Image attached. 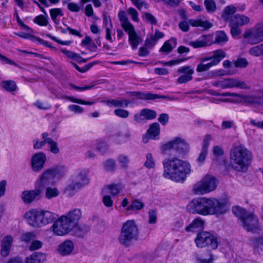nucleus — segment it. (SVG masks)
<instances>
[{
  "label": "nucleus",
  "instance_id": "1",
  "mask_svg": "<svg viewBox=\"0 0 263 263\" xmlns=\"http://www.w3.org/2000/svg\"><path fill=\"white\" fill-rule=\"evenodd\" d=\"M163 166L164 177L177 182H183L191 172L188 162L175 157L163 160Z\"/></svg>",
  "mask_w": 263,
  "mask_h": 263
},
{
  "label": "nucleus",
  "instance_id": "2",
  "mask_svg": "<svg viewBox=\"0 0 263 263\" xmlns=\"http://www.w3.org/2000/svg\"><path fill=\"white\" fill-rule=\"evenodd\" d=\"M187 208L192 213L202 215H215L218 216L225 214L227 212L225 205L215 199H194L188 204Z\"/></svg>",
  "mask_w": 263,
  "mask_h": 263
},
{
  "label": "nucleus",
  "instance_id": "3",
  "mask_svg": "<svg viewBox=\"0 0 263 263\" xmlns=\"http://www.w3.org/2000/svg\"><path fill=\"white\" fill-rule=\"evenodd\" d=\"M230 164L235 171L246 172L252 161V153L242 145L234 146L230 151Z\"/></svg>",
  "mask_w": 263,
  "mask_h": 263
},
{
  "label": "nucleus",
  "instance_id": "4",
  "mask_svg": "<svg viewBox=\"0 0 263 263\" xmlns=\"http://www.w3.org/2000/svg\"><path fill=\"white\" fill-rule=\"evenodd\" d=\"M25 217L29 225L39 228L52 223L58 215L48 211L33 209L27 212Z\"/></svg>",
  "mask_w": 263,
  "mask_h": 263
},
{
  "label": "nucleus",
  "instance_id": "5",
  "mask_svg": "<svg viewBox=\"0 0 263 263\" xmlns=\"http://www.w3.org/2000/svg\"><path fill=\"white\" fill-rule=\"evenodd\" d=\"M233 212L239 217L243 228L248 232H256L259 229L258 219L253 213L239 206L234 208Z\"/></svg>",
  "mask_w": 263,
  "mask_h": 263
},
{
  "label": "nucleus",
  "instance_id": "6",
  "mask_svg": "<svg viewBox=\"0 0 263 263\" xmlns=\"http://www.w3.org/2000/svg\"><path fill=\"white\" fill-rule=\"evenodd\" d=\"M139 237L138 226L134 220H127L124 223L118 240L121 244L129 246L133 240H136Z\"/></svg>",
  "mask_w": 263,
  "mask_h": 263
},
{
  "label": "nucleus",
  "instance_id": "7",
  "mask_svg": "<svg viewBox=\"0 0 263 263\" xmlns=\"http://www.w3.org/2000/svg\"><path fill=\"white\" fill-rule=\"evenodd\" d=\"M217 186L216 179L211 176H205L194 184L193 191L197 195H202L214 190Z\"/></svg>",
  "mask_w": 263,
  "mask_h": 263
},
{
  "label": "nucleus",
  "instance_id": "8",
  "mask_svg": "<svg viewBox=\"0 0 263 263\" xmlns=\"http://www.w3.org/2000/svg\"><path fill=\"white\" fill-rule=\"evenodd\" d=\"M195 241L197 247L200 248L208 247L214 250L218 247L217 239L210 232L206 231L198 233Z\"/></svg>",
  "mask_w": 263,
  "mask_h": 263
},
{
  "label": "nucleus",
  "instance_id": "9",
  "mask_svg": "<svg viewBox=\"0 0 263 263\" xmlns=\"http://www.w3.org/2000/svg\"><path fill=\"white\" fill-rule=\"evenodd\" d=\"M161 149L163 151L174 149L180 155L184 156L189 151V144L184 139L177 137L163 145Z\"/></svg>",
  "mask_w": 263,
  "mask_h": 263
},
{
  "label": "nucleus",
  "instance_id": "10",
  "mask_svg": "<svg viewBox=\"0 0 263 263\" xmlns=\"http://www.w3.org/2000/svg\"><path fill=\"white\" fill-rule=\"evenodd\" d=\"M56 220L52 226L53 232L56 235L63 236L68 234L73 229V226L63 215Z\"/></svg>",
  "mask_w": 263,
  "mask_h": 263
},
{
  "label": "nucleus",
  "instance_id": "11",
  "mask_svg": "<svg viewBox=\"0 0 263 263\" xmlns=\"http://www.w3.org/2000/svg\"><path fill=\"white\" fill-rule=\"evenodd\" d=\"M189 23L192 27H200L203 30H208L213 26V24L209 21H203L201 19H190L189 23L185 21L180 22L179 23V27L183 32H187L190 27Z\"/></svg>",
  "mask_w": 263,
  "mask_h": 263
},
{
  "label": "nucleus",
  "instance_id": "12",
  "mask_svg": "<svg viewBox=\"0 0 263 263\" xmlns=\"http://www.w3.org/2000/svg\"><path fill=\"white\" fill-rule=\"evenodd\" d=\"M244 37L248 38L251 44H256L263 41V22L255 26L250 32H245Z\"/></svg>",
  "mask_w": 263,
  "mask_h": 263
},
{
  "label": "nucleus",
  "instance_id": "13",
  "mask_svg": "<svg viewBox=\"0 0 263 263\" xmlns=\"http://www.w3.org/2000/svg\"><path fill=\"white\" fill-rule=\"evenodd\" d=\"M46 159V156L43 152L34 154L31 159V166L32 171L35 172L41 171L44 167Z\"/></svg>",
  "mask_w": 263,
  "mask_h": 263
},
{
  "label": "nucleus",
  "instance_id": "14",
  "mask_svg": "<svg viewBox=\"0 0 263 263\" xmlns=\"http://www.w3.org/2000/svg\"><path fill=\"white\" fill-rule=\"evenodd\" d=\"M42 191L40 188L25 191L22 194V199L24 203H30L34 200H38L41 197Z\"/></svg>",
  "mask_w": 263,
  "mask_h": 263
},
{
  "label": "nucleus",
  "instance_id": "15",
  "mask_svg": "<svg viewBox=\"0 0 263 263\" xmlns=\"http://www.w3.org/2000/svg\"><path fill=\"white\" fill-rule=\"evenodd\" d=\"M234 87L246 89L250 88L245 82L239 81L237 79L229 78L221 80L222 89L231 88Z\"/></svg>",
  "mask_w": 263,
  "mask_h": 263
},
{
  "label": "nucleus",
  "instance_id": "16",
  "mask_svg": "<svg viewBox=\"0 0 263 263\" xmlns=\"http://www.w3.org/2000/svg\"><path fill=\"white\" fill-rule=\"evenodd\" d=\"M189 45L195 48L210 46L212 45V35H202L197 40L190 42Z\"/></svg>",
  "mask_w": 263,
  "mask_h": 263
},
{
  "label": "nucleus",
  "instance_id": "17",
  "mask_svg": "<svg viewBox=\"0 0 263 263\" xmlns=\"http://www.w3.org/2000/svg\"><path fill=\"white\" fill-rule=\"evenodd\" d=\"M13 241V238L11 235H7L5 236L1 242V255L4 257H6L9 256L12 245Z\"/></svg>",
  "mask_w": 263,
  "mask_h": 263
},
{
  "label": "nucleus",
  "instance_id": "18",
  "mask_svg": "<svg viewBox=\"0 0 263 263\" xmlns=\"http://www.w3.org/2000/svg\"><path fill=\"white\" fill-rule=\"evenodd\" d=\"M84 186L82 185V183L77 182L73 179L69 181V183L65 187L64 193L69 197H72L75 195L77 192L81 189Z\"/></svg>",
  "mask_w": 263,
  "mask_h": 263
},
{
  "label": "nucleus",
  "instance_id": "19",
  "mask_svg": "<svg viewBox=\"0 0 263 263\" xmlns=\"http://www.w3.org/2000/svg\"><path fill=\"white\" fill-rule=\"evenodd\" d=\"M55 178L52 170L50 168L45 170L39 177L37 183L40 186L48 185Z\"/></svg>",
  "mask_w": 263,
  "mask_h": 263
},
{
  "label": "nucleus",
  "instance_id": "20",
  "mask_svg": "<svg viewBox=\"0 0 263 263\" xmlns=\"http://www.w3.org/2000/svg\"><path fill=\"white\" fill-rule=\"evenodd\" d=\"M69 222L74 227L82 216V212L79 209H74L63 215Z\"/></svg>",
  "mask_w": 263,
  "mask_h": 263
},
{
  "label": "nucleus",
  "instance_id": "21",
  "mask_svg": "<svg viewBox=\"0 0 263 263\" xmlns=\"http://www.w3.org/2000/svg\"><path fill=\"white\" fill-rule=\"evenodd\" d=\"M226 57V53L222 49H217L212 52L211 56L202 58L200 59L201 62L208 61H213L215 60H219V62Z\"/></svg>",
  "mask_w": 263,
  "mask_h": 263
},
{
  "label": "nucleus",
  "instance_id": "22",
  "mask_svg": "<svg viewBox=\"0 0 263 263\" xmlns=\"http://www.w3.org/2000/svg\"><path fill=\"white\" fill-rule=\"evenodd\" d=\"M73 249V244L71 240H66L61 243L58 249L59 252L63 256L69 255Z\"/></svg>",
  "mask_w": 263,
  "mask_h": 263
},
{
  "label": "nucleus",
  "instance_id": "23",
  "mask_svg": "<svg viewBox=\"0 0 263 263\" xmlns=\"http://www.w3.org/2000/svg\"><path fill=\"white\" fill-rule=\"evenodd\" d=\"M204 221L201 218H197L185 228V230L187 232H197L204 228Z\"/></svg>",
  "mask_w": 263,
  "mask_h": 263
},
{
  "label": "nucleus",
  "instance_id": "24",
  "mask_svg": "<svg viewBox=\"0 0 263 263\" xmlns=\"http://www.w3.org/2000/svg\"><path fill=\"white\" fill-rule=\"evenodd\" d=\"M229 40V37L226 32L223 31H217L215 32V40H213L212 35V45L219 44L223 45L225 44Z\"/></svg>",
  "mask_w": 263,
  "mask_h": 263
},
{
  "label": "nucleus",
  "instance_id": "25",
  "mask_svg": "<svg viewBox=\"0 0 263 263\" xmlns=\"http://www.w3.org/2000/svg\"><path fill=\"white\" fill-rule=\"evenodd\" d=\"M44 254L39 252H34L27 257L25 263H43L45 260Z\"/></svg>",
  "mask_w": 263,
  "mask_h": 263
},
{
  "label": "nucleus",
  "instance_id": "26",
  "mask_svg": "<svg viewBox=\"0 0 263 263\" xmlns=\"http://www.w3.org/2000/svg\"><path fill=\"white\" fill-rule=\"evenodd\" d=\"M109 107H127L130 103V101L126 99L115 100L111 99L103 101Z\"/></svg>",
  "mask_w": 263,
  "mask_h": 263
},
{
  "label": "nucleus",
  "instance_id": "27",
  "mask_svg": "<svg viewBox=\"0 0 263 263\" xmlns=\"http://www.w3.org/2000/svg\"><path fill=\"white\" fill-rule=\"evenodd\" d=\"M0 87L9 92H14L17 88L16 83L13 80L2 81L0 83Z\"/></svg>",
  "mask_w": 263,
  "mask_h": 263
},
{
  "label": "nucleus",
  "instance_id": "28",
  "mask_svg": "<svg viewBox=\"0 0 263 263\" xmlns=\"http://www.w3.org/2000/svg\"><path fill=\"white\" fill-rule=\"evenodd\" d=\"M73 229L74 235L79 237H83L90 230L89 227L86 224L76 225Z\"/></svg>",
  "mask_w": 263,
  "mask_h": 263
},
{
  "label": "nucleus",
  "instance_id": "29",
  "mask_svg": "<svg viewBox=\"0 0 263 263\" xmlns=\"http://www.w3.org/2000/svg\"><path fill=\"white\" fill-rule=\"evenodd\" d=\"M251 245L253 248L255 253H259V251L262 250L263 235L260 237L252 238L250 240Z\"/></svg>",
  "mask_w": 263,
  "mask_h": 263
},
{
  "label": "nucleus",
  "instance_id": "30",
  "mask_svg": "<svg viewBox=\"0 0 263 263\" xmlns=\"http://www.w3.org/2000/svg\"><path fill=\"white\" fill-rule=\"evenodd\" d=\"M160 127L158 123L155 122L150 125L147 130V134L149 137L153 139H158L156 138L160 134Z\"/></svg>",
  "mask_w": 263,
  "mask_h": 263
},
{
  "label": "nucleus",
  "instance_id": "31",
  "mask_svg": "<svg viewBox=\"0 0 263 263\" xmlns=\"http://www.w3.org/2000/svg\"><path fill=\"white\" fill-rule=\"evenodd\" d=\"M250 19L247 16L237 14L231 18L230 22L237 26H242L248 23Z\"/></svg>",
  "mask_w": 263,
  "mask_h": 263
},
{
  "label": "nucleus",
  "instance_id": "32",
  "mask_svg": "<svg viewBox=\"0 0 263 263\" xmlns=\"http://www.w3.org/2000/svg\"><path fill=\"white\" fill-rule=\"evenodd\" d=\"M219 63V60H215L207 64H203V62L199 63L197 67L196 70L199 72L208 71L212 66L218 65Z\"/></svg>",
  "mask_w": 263,
  "mask_h": 263
},
{
  "label": "nucleus",
  "instance_id": "33",
  "mask_svg": "<svg viewBox=\"0 0 263 263\" xmlns=\"http://www.w3.org/2000/svg\"><path fill=\"white\" fill-rule=\"evenodd\" d=\"M263 88L260 90V95L258 96H248L245 97V100L246 102L253 104H260L263 101V96L262 91Z\"/></svg>",
  "mask_w": 263,
  "mask_h": 263
},
{
  "label": "nucleus",
  "instance_id": "34",
  "mask_svg": "<svg viewBox=\"0 0 263 263\" xmlns=\"http://www.w3.org/2000/svg\"><path fill=\"white\" fill-rule=\"evenodd\" d=\"M50 168L52 170L54 177L57 179L62 178L66 174V168L64 165H57Z\"/></svg>",
  "mask_w": 263,
  "mask_h": 263
},
{
  "label": "nucleus",
  "instance_id": "35",
  "mask_svg": "<svg viewBox=\"0 0 263 263\" xmlns=\"http://www.w3.org/2000/svg\"><path fill=\"white\" fill-rule=\"evenodd\" d=\"M176 45V40L175 39H171V40L165 42L163 45L160 49L161 52H165L169 53L175 47Z\"/></svg>",
  "mask_w": 263,
  "mask_h": 263
},
{
  "label": "nucleus",
  "instance_id": "36",
  "mask_svg": "<svg viewBox=\"0 0 263 263\" xmlns=\"http://www.w3.org/2000/svg\"><path fill=\"white\" fill-rule=\"evenodd\" d=\"M60 195V191L55 187H47L45 191V197L51 199L58 197Z\"/></svg>",
  "mask_w": 263,
  "mask_h": 263
},
{
  "label": "nucleus",
  "instance_id": "37",
  "mask_svg": "<svg viewBox=\"0 0 263 263\" xmlns=\"http://www.w3.org/2000/svg\"><path fill=\"white\" fill-rule=\"evenodd\" d=\"M51 19L55 24H59V20L57 19L58 16H62L64 14L62 10L60 8H53L49 10Z\"/></svg>",
  "mask_w": 263,
  "mask_h": 263
},
{
  "label": "nucleus",
  "instance_id": "38",
  "mask_svg": "<svg viewBox=\"0 0 263 263\" xmlns=\"http://www.w3.org/2000/svg\"><path fill=\"white\" fill-rule=\"evenodd\" d=\"M73 179L74 180H77V182H79L81 183H82V185L83 186H85L89 183V180L85 173L83 171H80L78 173Z\"/></svg>",
  "mask_w": 263,
  "mask_h": 263
},
{
  "label": "nucleus",
  "instance_id": "39",
  "mask_svg": "<svg viewBox=\"0 0 263 263\" xmlns=\"http://www.w3.org/2000/svg\"><path fill=\"white\" fill-rule=\"evenodd\" d=\"M144 206V203L138 199L132 201L131 204L127 208V211H139Z\"/></svg>",
  "mask_w": 263,
  "mask_h": 263
},
{
  "label": "nucleus",
  "instance_id": "40",
  "mask_svg": "<svg viewBox=\"0 0 263 263\" xmlns=\"http://www.w3.org/2000/svg\"><path fill=\"white\" fill-rule=\"evenodd\" d=\"M142 115L146 120H153L155 119L157 116V113L155 110L145 108L141 110Z\"/></svg>",
  "mask_w": 263,
  "mask_h": 263
},
{
  "label": "nucleus",
  "instance_id": "41",
  "mask_svg": "<svg viewBox=\"0 0 263 263\" xmlns=\"http://www.w3.org/2000/svg\"><path fill=\"white\" fill-rule=\"evenodd\" d=\"M128 93L139 99L151 100V92L144 93L140 91H132Z\"/></svg>",
  "mask_w": 263,
  "mask_h": 263
},
{
  "label": "nucleus",
  "instance_id": "42",
  "mask_svg": "<svg viewBox=\"0 0 263 263\" xmlns=\"http://www.w3.org/2000/svg\"><path fill=\"white\" fill-rule=\"evenodd\" d=\"M61 51L64 53L67 58L74 60L77 62H80V59H82V57L72 51H69L66 50V49H62Z\"/></svg>",
  "mask_w": 263,
  "mask_h": 263
},
{
  "label": "nucleus",
  "instance_id": "43",
  "mask_svg": "<svg viewBox=\"0 0 263 263\" xmlns=\"http://www.w3.org/2000/svg\"><path fill=\"white\" fill-rule=\"evenodd\" d=\"M104 169L107 172L114 171L116 168V161L113 159H108L103 163Z\"/></svg>",
  "mask_w": 263,
  "mask_h": 263
},
{
  "label": "nucleus",
  "instance_id": "44",
  "mask_svg": "<svg viewBox=\"0 0 263 263\" xmlns=\"http://www.w3.org/2000/svg\"><path fill=\"white\" fill-rule=\"evenodd\" d=\"M48 16H46L43 15H39L35 17L33 19L34 23L42 26H46L48 24Z\"/></svg>",
  "mask_w": 263,
  "mask_h": 263
},
{
  "label": "nucleus",
  "instance_id": "45",
  "mask_svg": "<svg viewBox=\"0 0 263 263\" xmlns=\"http://www.w3.org/2000/svg\"><path fill=\"white\" fill-rule=\"evenodd\" d=\"M128 35L130 44L133 49H136L139 43L140 38L138 37L136 32Z\"/></svg>",
  "mask_w": 263,
  "mask_h": 263
},
{
  "label": "nucleus",
  "instance_id": "46",
  "mask_svg": "<svg viewBox=\"0 0 263 263\" xmlns=\"http://www.w3.org/2000/svg\"><path fill=\"white\" fill-rule=\"evenodd\" d=\"M118 160L120 163L122 168H126L128 167L129 163V159L128 156L124 154H120L118 156Z\"/></svg>",
  "mask_w": 263,
  "mask_h": 263
},
{
  "label": "nucleus",
  "instance_id": "47",
  "mask_svg": "<svg viewBox=\"0 0 263 263\" xmlns=\"http://www.w3.org/2000/svg\"><path fill=\"white\" fill-rule=\"evenodd\" d=\"M204 4L206 11L209 12H213L216 9V3L214 0H204Z\"/></svg>",
  "mask_w": 263,
  "mask_h": 263
},
{
  "label": "nucleus",
  "instance_id": "48",
  "mask_svg": "<svg viewBox=\"0 0 263 263\" xmlns=\"http://www.w3.org/2000/svg\"><path fill=\"white\" fill-rule=\"evenodd\" d=\"M236 11V8L233 6H227L225 8L222 17L224 20L229 19V15L234 14Z\"/></svg>",
  "mask_w": 263,
  "mask_h": 263
},
{
  "label": "nucleus",
  "instance_id": "49",
  "mask_svg": "<svg viewBox=\"0 0 263 263\" xmlns=\"http://www.w3.org/2000/svg\"><path fill=\"white\" fill-rule=\"evenodd\" d=\"M146 160L144 163V166L147 168H153L155 166V163L151 153L147 154Z\"/></svg>",
  "mask_w": 263,
  "mask_h": 263
},
{
  "label": "nucleus",
  "instance_id": "50",
  "mask_svg": "<svg viewBox=\"0 0 263 263\" xmlns=\"http://www.w3.org/2000/svg\"><path fill=\"white\" fill-rule=\"evenodd\" d=\"M120 137H123L126 139H129L131 137V134L129 131H127L124 135H122L120 132H117L114 134L112 136L111 138L112 139V140H114V141L117 143H120V141L118 140V138Z\"/></svg>",
  "mask_w": 263,
  "mask_h": 263
},
{
  "label": "nucleus",
  "instance_id": "51",
  "mask_svg": "<svg viewBox=\"0 0 263 263\" xmlns=\"http://www.w3.org/2000/svg\"><path fill=\"white\" fill-rule=\"evenodd\" d=\"M250 53L254 56H259L263 54V45L261 44L259 46L254 47L250 49Z\"/></svg>",
  "mask_w": 263,
  "mask_h": 263
},
{
  "label": "nucleus",
  "instance_id": "52",
  "mask_svg": "<svg viewBox=\"0 0 263 263\" xmlns=\"http://www.w3.org/2000/svg\"><path fill=\"white\" fill-rule=\"evenodd\" d=\"M35 236L36 235L34 232H26L22 235L21 240L22 241L28 242L30 240L34 239Z\"/></svg>",
  "mask_w": 263,
  "mask_h": 263
},
{
  "label": "nucleus",
  "instance_id": "53",
  "mask_svg": "<svg viewBox=\"0 0 263 263\" xmlns=\"http://www.w3.org/2000/svg\"><path fill=\"white\" fill-rule=\"evenodd\" d=\"M66 98L72 102L80 104L91 105L95 104L94 102L86 101L81 99L74 98L73 97H66Z\"/></svg>",
  "mask_w": 263,
  "mask_h": 263
},
{
  "label": "nucleus",
  "instance_id": "54",
  "mask_svg": "<svg viewBox=\"0 0 263 263\" xmlns=\"http://www.w3.org/2000/svg\"><path fill=\"white\" fill-rule=\"evenodd\" d=\"M108 189L110 191V193L112 194L113 196H116L118 195L120 190L121 189V186L119 184H111L108 186Z\"/></svg>",
  "mask_w": 263,
  "mask_h": 263
},
{
  "label": "nucleus",
  "instance_id": "55",
  "mask_svg": "<svg viewBox=\"0 0 263 263\" xmlns=\"http://www.w3.org/2000/svg\"><path fill=\"white\" fill-rule=\"evenodd\" d=\"M157 42V39L153 37V35H152L149 38L146 39L144 45L148 48H152L156 45Z\"/></svg>",
  "mask_w": 263,
  "mask_h": 263
},
{
  "label": "nucleus",
  "instance_id": "56",
  "mask_svg": "<svg viewBox=\"0 0 263 263\" xmlns=\"http://www.w3.org/2000/svg\"><path fill=\"white\" fill-rule=\"evenodd\" d=\"M35 106L40 109L47 110L51 108V106L47 102H43L37 101L34 103Z\"/></svg>",
  "mask_w": 263,
  "mask_h": 263
},
{
  "label": "nucleus",
  "instance_id": "57",
  "mask_svg": "<svg viewBox=\"0 0 263 263\" xmlns=\"http://www.w3.org/2000/svg\"><path fill=\"white\" fill-rule=\"evenodd\" d=\"M178 72L179 73H184V74H190L192 76L194 73V70L193 68H191V66H186L179 68L178 69Z\"/></svg>",
  "mask_w": 263,
  "mask_h": 263
},
{
  "label": "nucleus",
  "instance_id": "58",
  "mask_svg": "<svg viewBox=\"0 0 263 263\" xmlns=\"http://www.w3.org/2000/svg\"><path fill=\"white\" fill-rule=\"evenodd\" d=\"M124 30L127 32L128 35L135 32L134 26L128 21L121 24Z\"/></svg>",
  "mask_w": 263,
  "mask_h": 263
},
{
  "label": "nucleus",
  "instance_id": "59",
  "mask_svg": "<svg viewBox=\"0 0 263 263\" xmlns=\"http://www.w3.org/2000/svg\"><path fill=\"white\" fill-rule=\"evenodd\" d=\"M230 26L231 27V33L233 37H235L240 34L241 31L237 26L231 22H230Z\"/></svg>",
  "mask_w": 263,
  "mask_h": 263
},
{
  "label": "nucleus",
  "instance_id": "60",
  "mask_svg": "<svg viewBox=\"0 0 263 263\" xmlns=\"http://www.w3.org/2000/svg\"><path fill=\"white\" fill-rule=\"evenodd\" d=\"M114 114L118 117L122 118H126L129 116V112L123 109H117L114 110Z\"/></svg>",
  "mask_w": 263,
  "mask_h": 263
},
{
  "label": "nucleus",
  "instance_id": "61",
  "mask_svg": "<svg viewBox=\"0 0 263 263\" xmlns=\"http://www.w3.org/2000/svg\"><path fill=\"white\" fill-rule=\"evenodd\" d=\"M234 65L236 67L244 68L247 66L248 62L245 58H239L234 62Z\"/></svg>",
  "mask_w": 263,
  "mask_h": 263
},
{
  "label": "nucleus",
  "instance_id": "62",
  "mask_svg": "<svg viewBox=\"0 0 263 263\" xmlns=\"http://www.w3.org/2000/svg\"><path fill=\"white\" fill-rule=\"evenodd\" d=\"M68 108L70 111L75 114H82L84 112V108L77 105H70Z\"/></svg>",
  "mask_w": 263,
  "mask_h": 263
},
{
  "label": "nucleus",
  "instance_id": "63",
  "mask_svg": "<svg viewBox=\"0 0 263 263\" xmlns=\"http://www.w3.org/2000/svg\"><path fill=\"white\" fill-rule=\"evenodd\" d=\"M193 77L190 74H183L179 77L177 79V82L179 84L185 83L192 80Z\"/></svg>",
  "mask_w": 263,
  "mask_h": 263
},
{
  "label": "nucleus",
  "instance_id": "64",
  "mask_svg": "<svg viewBox=\"0 0 263 263\" xmlns=\"http://www.w3.org/2000/svg\"><path fill=\"white\" fill-rule=\"evenodd\" d=\"M97 219V225L96 226V231L100 233L103 232L105 229V222L104 221L101 219Z\"/></svg>",
  "mask_w": 263,
  "mask_h": 263
}]
</instances>
